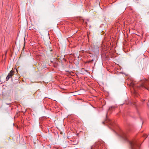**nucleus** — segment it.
Returning <instances> with one entry per match:
<instances>
[{
    "mask_svg": "<svg viewBox=\"0 0 149 149\" xmlns=\"http://www.w3.org/2000/svg\"><path fill=\"white\" fill-rule=\"evenodd\" d=\"M104 144L102 142L101 143L100 142H98L94 147L92 146L91 149L95 148V149H102L104 148Z\"/></svg>",
    "mask_w": 149,
    "mask_h": 149,
    "instance_id": "2",
    "label": "nucleus"
},
{
    "mask_svg": "<svg viewBox=\"0 0 149 149\" xmlns=\"http://www.w3.org/2000/svg\"><path fill=\"white\" fill-rule=\"evenodd\" d=\"M130 144L131 146V149H135V147L136 146V143L134 141H130Z\"/></svg>",
    "mask_w": 149,
    "mask_h": 149,
    "instance_id": "4",
    "label": "nucleus"
},
{
    "mask_svg": "<svg viewBox=\"0 0 149 149\" xmlns=\"http://www.w3.org/2000/svg\"><path fill=\"white\" fill-rule=\"evenodd\" d=\"M115 108V107L114 106H112L111 107H110L109 108V110L111 111V109H114Z\"/></svg>",
    "mask_w": 149,
    "mask_h": 149,
    "instance_id": "6",
    "label": "nucleus"
},
{
    "mask_svg": "<svg viewBox=\"0 0 149 149\" xmlns=\"http://www.w3.org/2000/svg\"><path fill=\"white\" fill-rule=\"evenodd\" d=\"M121 137L124 139H125V138H126L125 134L124 133H123V134L122 135H121Z\"/></svg>",
    "mask_w": 149,
    "mask_h": 149,
    "instance_id": "5",
    "label": "nucleus"
},
{
    "mask_svg": "<svg viewBox=\"0 0 149 149\" xmlns=\"http://www.w3.org/2000/svg\"><path fill=\"white\" fill-rule=\"evenodd\" d=\"M139 88L142 90L146 89L149 91V82L147 79L139 86Z\"/></svg>",
    "mask_w": 149,
    "mask_h": 149,
    "instance_id": "1",
    "label": "nucleus"
},
{
    "mask_svg": "<svg viewBox=\"0 0 149 149\" xmlns=\"http://www.w3.org/2000/svg\"><path fill=\"white\" fill-rule=\"evenodd\" d=\"M109 122H108L109 124H110V125H112V122L110 120H109Z\"/></svg>",
    "mask_w": 149,
    "mask_h": 149,
    "instance_id": "7",
    "label": "nucleus"
},
{
    "mask_svg": "<svg viewBox=\"0 0 149 149\" xmlns=\"http://www.w3.org/2000/svg\"><path fill=\"white\" fill-rule=\"evenodd\" d=\"M93 61V60H92V61H88V63H90V62H91V61Z\"/></svg>",
    "mask_w": 149,
    "mask_h": 149,
    "instance_id": "8",
    "label": "nucleus"
},
{
    "mask_svg": "<svg viewBox=\"0 0 149 149\" xmlns=\"http://www.w3.org/2000/svg\"><path fill=\"white\" fill-rule=\"evenodd\" d=\"M14 71L13 70H11L6 78V80L7 81L14 74Z\"/></svg>",
    "mask_w": 149,
    "mask_h": 149,
    "instance_id": "3",
    "label": "nucleus"
}]
</instances>
